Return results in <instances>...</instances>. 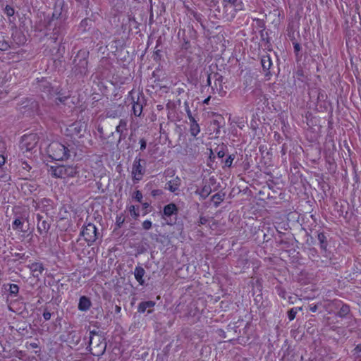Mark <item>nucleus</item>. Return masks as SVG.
I'll return each instance as SVG.
<instances>
[{"mask_svg": "<svg viewBox=\"0 0 361 361\" xmlns=\"http://www.w3.org/2000/svg\"><path fill=\"white\" fill-rule=\"evenodd\" d=\"M52 176L59 178L74 177L78 173V168L73 165L52 166L49 170Z\"/></svg>", "mask_w": 361, "mask_h": 361, "instance_id": "nucleus-1", "label": "nucleus"}, {"mask_svg": "<svg viewBox=\"0 0 361 361\" xmlns=\"http://www.w3.org/2000/svg\"><path fill=\"white\" fill-rule=\"evenodd\" d=\"M47 152L50 158L56 161L63 160L69 157V151L67 147L58 142L49 144Z\"/></svg>", "mask_w": 361, "mask_h": 361, "instance_id": "nucleus-2", "label": "nucleus"}, {"mask_svg": "<svg viewBox=\"0 0 361 361\" xmlns=\"http://www.w3.org/2000/svg\"><path fill=\"white\" fill-rule=\"evenodd\" d=\"M89 346L92 355L99 356L104 353L106 344L101 335H96V336H90Z\"/></svg>", "mask_w": 361, "mask_h": 361, "instance_id": "nucleus-3", "label": "nucleus"}, {"mask_svg": "<svg viewBox=\"0 0 361 361\" xmlns=\"http://www.w3.org/2000/svg\"><path fill=\"white\" fill-rule=\"evenodd\" d=\"M99 235L96 226L91 223L84 226L80 232V235L84 238L88 245H92L98 238Z\"/></svg>", "mask_w": 361, "mask_h": 361, "instance_id": "nucleus-4", "label": "nucleus"}, {"mask_svg": "<svg viewBox=\"0 0 361 361\" xmlns=\"http://www.w3.org/2000/svg\"><path fill=\"white\" fill-rule=\"evenodd\" d=\"M37 142L36 134L25 135L22 137L20 147L23 152H30L36 147Z\"/></svg>", "mask_w": 361, "mask_h": 361, "instance_id": "nucleus-5", "label": "nucleus"}, {"mask_svg": "<svg viewBox=\"0 0 361 361\" xmlns=\"http://www.w3.org/2000/svg\"><path fill=\"white\" fill-rule=\"evenodd\" d=\"M142 161L145 164V160L136 157L133 161V164L132 166V176L133 180L137 181H139L142 178L143 175L145 172V169L144 166L141 164Z\"/></svg>", "mask_w": 361, "mask_h": 361, "instance_id": "nucleus-6", "label": "nucleus"}, {"mask_svg": "<svg viewBox=\"0 0 361 361\" xmlns=\"http://www.w3.org/2000/svg\"><path fill=\"white\" fill-rule=\"evenodd\" d=\"M86 125L81 122H75L70 125L67 128V131L72 137H81L83 134L82 132L85 130Z\"/></svg>", "mask_w": 361, "mask_h": 361, "instance_id": "nucleus-7", "label": "nucleus"}, {"mask_svg": "<svg viewBox=\"0 0 361 361\" xmlns=\"http://www.w3.org/2000/svg\"><path fill=\"white\" fill-rule=\"evenodd\" d=\"M81 335L76 331H69L65 338V341L68 343L70 346H76L80 341Z\"/></svg>", "mask_w": 361, "mask_h": 361, "instance_id": "nucleus-8", "label": "nucleus"}, {"mask_svg": "<svg viewBox=\"0 0 361 361\" xmlns=\"http://www.w3.org/2000/svg\"><path fill=\"white\" fill-rule=\"evenodd\" d=\"M155 304V302L151 300L142 302L138 305V312L151 314L153 312Z\"/></svg>", "mask_w": 361, "mask_h": 361, "instance_id": "nucleus-9", "label": "nucleus"}, {"mask_svg": "<svg viewBox=\"0 0 361 361\" xmlns=\"http://www.w3.org/2000/svg\"><path fill=\"white\" fill-rule=\"evenodd\" d=\"M130 96L131 97L133 104V111L135 116H140L142 112V104L140 102L139 95L137 94V101H135V92L133 91L130 92Z\"/></svg>", "mask_w": 361, "mask_h": 361, "instance_id": "nucleus-10", "label": "nucleus"}, {"mask_svg": "<svg viewBox=\"0 0 361 361\" xmlns=\"http://www.w3.org/2000/svg\"><path fill=\"white\" fill-rule=\"evenodd\" d=\"M181 183V180L179 177H176L174 179L169 180L166 184L165 188L169 191L174 192L179 190Z\"/></svg>", "mask_w": 361, "mask_h": 361, "instance_id": "nucleus-11", "label": "nucleus"}, {"mask_svg": "<svg viewBox=\"0 0 361 361\" xmlns=\"http://www.w3.org/2000/svg\"><path fill=\"white\" fill-rule=\"evenodd\" d=\"M127 130V121L124 119H121L119 121V124L116 128V131L119 133L118 142L126 138V134L124 133Z\"/></svg>", "mask_w": 361, "mask_h": 361, "instance_id": "nucleus-12", "label": "nucleus"}, {"mask_svg": "<svg viewBox=\"0 0 361 361\" xmlns=\"http://www.w3.org/2000/svg\"><path fill=\"white\" fill-rule=\"evenodd\" d=\"M29 268L32 274V276L35 278H38L44 269L43 264L39 262H35L31 264L29 266Z\"/></svg>", "mask_w": 361, "mask_h": 361, "instance_id": "nucleus-13", "label": "nucleus"}, {"mask_svg": "<svg viewBox=\"0 0 361 361\" xmlns=\"http://www.w3.org/2000/svg\"><path fill=\"white\" fill-rule=\"evenodd\" d=\"M37 219L38 220L37 224V231L40 234H43L46 233L49 229V224L45 221L42 220V216L40 214L37 215Z\"/></svg>", "mask_w": 361, "mask_h": 361, "instance_id": "nucleus-14", "label": "nucleus"}, {"mask_svg": "<svg viewBox=\"0 0 361 361\" xmlns=\"http://www.w3.org/2000/svg\"><path fill=\"white\" fill-rule=\"evenodd\" d=\"M145 274V269L142 267H136L134 270V276L137 281L140 285H144L145 281L143 279V276Z\"/></svg>", "mask_w": 361, "mask_h": 361, "instance_id": "nucleus-15", "label": "nucleus"}, {"mask_svg": "<svg viewBox=\"0 0 361 361\" xmlns=\"http://www.w3.org/2000/svg\"><path fill=\"white\" fill-rule=\"evenodd\" d=\"M212 191L210 185L205 184L201 190L197 189L195 193L198 194L202 199L204 200L211 194Z\"/></svg>", "mask_w": 361, "mask_h": 361, "instance_id": "nucleus-16", "label": "nucleus"}, {"mask_svg": "<svg viewBox=\"0 0 361 361\" xmlns=\"http://www.w3.org/2000/svg\"><path fill=\"white\" fill-rule=\"evenodd\" d=\"M91 306L90 300L86 296H82L80 298L78 308L80 310L86 311Z\"/></svg>", "mask_w": 361, "mask_h": 361, "instance_id": "nucleus-17", "label": "nucleus"}, {"mask_svg": "<svg viewBox=\"0 0 361 361\" xmlns=\"http://www.w3.org/2000/svg\"><path fill=\"white\" fill-rule=\"evenodd\" d=\"M231 6L225 5V8L228 11L230 8L234 10L235 12L243 10V4L241 0H236Z\"/></svg>", "mask_w": 361, "mask_h": 361, "instance_id": "nucleus-18", "label": "nucleus"}, {"mask_svg": "<svg viewBox=\"0 0 361 361\" xmlns=\"http://www.w3.org/2000/svg\"><path fill=\"white\" fill-rule=\"evenodd\" d=\"M177 211V207L175 204H169L164 207L163 213L165 216H170L175 212Z\"/></svg>", "mask_w": 361, "mask_h": 361, "instance_id": "nucleus-19", "label": "nucleus"}, {"mask_svg": "<svg viewBox=\"0 0 361 361\" xmlns=\"http://www.w3.org/2000/svg\"><path fill=\"white\" fill-rule=\"evenodd\" d=\"M261 63L264 71H269L272 65L271 58L269 56H263Z\"/></svg>", "mask_w": 361, "mask_h": 361, "instance_id": "nucleus-20", "label": "nucleus"}, {"mask_svg": "<svg viewBox=\"0 0 361 361\" xmlns=\"http://www.w3.org/2000/svg\"><path fill=\"white\" fill-rule=\"evenodd\" d=\"M317 239L319 241L321 249L326 250L327 247V240L324 233H319L317 235Z\"/></svg>", "mask_w": 361, "mask_h": 361, "instance_id": "nucleus-21", "label": "nucleus"}, {"mask_svg": "<svg viewBox=\"0 0 361 361\" xmlns=\"http://www.w3.org/2000/svg\"><path fill=\"white\" fill-rule=\"evenodd\" d=\"M200 127L197 123L190 124V133L192 136L196 137L200 133Z\"/></svg>", "mask_w": 361, "mask_h": 361, "instance_id": "nucleus-22", "label": "nucleus"}, {"mask_svg": "<svg viewBox=\"0 0 361 361\" xmlns=\"http://www.w3.org/2000/svg\"><path fill=\"white\" fill-rule=\"evenodd\" d=\"M224 194L216 193L212 197V200L214 202L215 207H218L219 204L224 200Z\"/></svg>", "mask_w": 361, "mask_h": 361, "instance_id": "nucleus-23", "label": "nucleus"}, {"mask_svg": "<svg viewBox=\"0 0 361 361\" xmlns=\"http://www.w3.org/2000/svg\"><path fill=\"white\" fill-rule=\"evenodd\" d=\"M23 222L20 219H16L13 222V229L18 231H23Z\"/></svg>", "mask_w": 361, "mask_h": 361, "instance_id": "nucleus-24", "label": "nucleus"}, {"mask_svg": "<svg viewBox=\"0 0 361 361\" xmlns=\"http://www.w3.org/2000/svg\"><path fill=\"white\" fill-rule=\"evenodd\" d=\"M8 290L11 295H13L16 296L19 291V287L16 284H9Z\"/></svg>", "mask_w": 361, "mask_h": 361, "instance_id": "nucleus-25", "label": "nucleus"}, {"mask_svg": "<svg viewBox=\"0 0 361 361\" xmlns=\"http://www.w3.org/2000/svg\"><path fill=\"white\" fill-rule=\"evenodd\" d=\"M129 212L130 215L134 218L137 219L139 216V212H137V208H135L134 205H131L129 207Z\"/></svg>", "mask_w": 361, "mask_h": 361, "instance_id": "nucleus-26", "label": "nucleus"}, {"mask_svg": "<svg viewBox=\"0 0 361 361\" xmlns=\"http://www.w3.org/2000/svg\"><path fill=\"white\" fill-rule=\"evenodd\" d=\"M235 159V155L234 154H231L229 155L226 159L224 161V166H226V167H230L232 165V163H233V161Z\"/></svg>", "mask_w": 361, "mask_h": 361, "instance_id": "nucleus-27", "label": "nucleus"}, {"mask_svg": "<svg viewBox=\"0 0 361 361\" xmlns=\"http://www.w3.org/2000/svg\"><path fill=\"white\" fill-rule=\"evenodd\" d=\"M299 310H302L301 307H296L291 308L288 311V316H295Z\"/></svg>", "mask_w": 361, "mask_h": 361, "instance_id": "nucleus-28", "label": "nucleus"}, {"mask_svg": "<svg viewBox=\"0 0 361 361\" xmlns=\"http://www.w3.org/2000/svg\"><path fill=\"white\" fill-rule=\"evenodd\" d=\"M133 198H135L138 202H142V194L140 190H136L134 192Z\"/></svg>", "mask_w": 361, "mask_h": 361, "instance_id": "nucleus-29", "label": "nucleus"}, {"mask_svg": "<svg viewBox=\"0 0 361 361\" xmlns=\"http://www.w3.org/2000/svg\"><path fill=\"white\" fill-rule=\"evenodd\" d=\"M349 307L347 305H343L341 308L339 316H345L349 312Z\"/></svg>", "mask_w": 361, "mask_h": 361, "instance_id": "nucleus-30", "label": "nucleus"}, {"mask_svg": "<svg viewBox=\"0 0 361 361\" xmlns=\"http://www.w3.org/2000/svg\"><path fill=\"white\" fill-rule=\"evenodd\" d=\"M5 13L8 16H12L14 14V9L11 6L7 5L5 7Z\"/></svg>", "mask_w": 361, "mask_h": 361, "instance_id": "nucleus-31", "label": "nucleus"}, {"mask_svg": "<svg viewBox=\"0 0 361 361\" xmlns=\"http://www.w3.org/2000/svg\"><path fill=\"white\" fill-rule=\"evenodd\" d=\"M9 48V44L7 42L3 40L0 41V50L6 51Z\"/></svg>", "mask_w": 361, "mask_h": 361, "instance_id": "nucleus-32", "label": "nucleus"}, {"mask_svg": "<svg viewBox=\"0 0 361 361\" xmlns=\"http://www.w3.org/2000/svg\"><path fill=\"white\" fill-rule=\"evenodd\" d=\"M152 224L149 220H146L142 223V228L145 230H149L152 228Z\"/></svg>", "mask_w": 361, "mask_h": 361, "instance_id": "nucleus-33", "label": "nucleus"}, {"mask_svg": "<svg viewBox=\"0 0 361 361\" xmlns=\"http://www.w3.org/2000/svg\"><path fill=\"white\" fill-rule=\"evenodd\" d=\"M163 194V192L161 190H159V189H157V190H153L152 192H151V195L153 196V197H157V196H160Z\"/></svg>", "mask_w": 361, "mask_h": 361, "instance_id": "nucleus-34", "label": "nucleus"}, {"mask_svg": "<svg viewBox=\"0 0 361 361\" xmlns=\"http://www.w3.org/2000/svg\"><path fill=\"white\" fill-rule=\"evenodd\" d=\"M43 91L44 92H47V95L50 94L51 92V88L50 87V85H49V82H47L44 85V90Z\"/></svg>", "mask_w": 361, "mask_h": 361, "instance_id": "nucleus-35", "label": "nucleus"}, {"mask_svg": "<svg viewBox=\"0 0 361 361\" xmlns=\"http://www.w3.org/2000/svg\"><path fill=\"white\" fill-rule=\"evenodd\" d=\"M140 149L141 150H144L146 148V146H147L146 140L145 139H143V138L140 139Z\"/></svg>", "mask_w": 361, "mask_h": 361, "instance_id": "nucleus-36", "label": "nucleus"}, {"mask_svg": "<svg viewBox=\"0 0 361 361\" xmlns=\"http://www.w3.org/2000/svg\"><path fill=\"white\" fill-rule=\"evenodd\" d=\"M293 47L295 52L298 54L301 49L300 45L298 43H293Z\"/></svg>", "mask_w": 361, "mask_h": 361, "instance_id": "nucleus-37", "label": "nucleus"}, {"mask_svg": "<svg viewBox=\"0 0 361 361\" xmlns=\"http://www.w3.org/2000/svg\"><path fill=\"white\" fill-rule=\"evenodd\" d=\"M207 219L204 216H200L199 220V225H204L207 222Z\"/></svg>", "mask_w": 361, "mask_h": 361, "instance_id": "nucleus-38", "label": "nucleus"}, {"mask_svg": "<svg viewBox=\"0 0 361 361\" xmlns=\"http://www.w3.org/2000/svg\"><path fill=\"white\" fill-rule=\"evenodd\" d=\"M6 158L3 155H0V169H2V166L5 164Z\"/></svg>", "mask_w": 361, "mask_h": 361, "instance_id": "nucleus-39", "label": "nucleus"}, {"mask_svg": "<svg viewBox=\"0 0 361 361\" xmlns=\"http://www.w3.org/2000/svg\"><path fill=\"white\" fill-rule=\"evenodd\" d=\"M22 167L23 169L26 170V171H30L31 167L30 166V165L25 162V161H23L22 162Z\"/></svg>", "mask_w": 361, "mask_h": 361, "instance_id": "nucleus-40", "label": "nucleus"}, {"mask_svg": "<svg viewBox=\"0 0 361 361\" xmlns=\"http://www.w3.org/2000/svg\"><path fill=\"white\" fill-rule=\"evenodd\" d=\"M185 111L187 113L188 118H189L190 115H192V112H191L190 107L187 103L185 104Z\"/></svg>", "mask_w": 361, "mask_h": 361, "instance_id": "nucleus-41", "label": "nucleus"}, {"mask_svg": "<svg viewBox=\"0 0 361 361\" xmlns=\"http://www.w3.org/2000/svg\"><path fill=\"white\" fill-rule=\"evenodd\" d=\"M296 75H297V77L299 80H302V77L304 76V74H303V71L302 70H298L297 72H296Z\"/></svg>", "mask_w": 361, "mask_h": 361, "instance_id": "nucleus-42", "label": "nucleus"}, {"mask_svg": "<svg viewBox=\"0 0 361 361\" xmlns=\"http://www.w3.org/2000/svg\"><path fill=\"white\" fill-rule=\"evenodd\" d=\"M185 151L186 154H188V155H192L194 154L192 148L187 147L185 149Z\"/></svg>", "mask_w": 361, "mask_h": 361, "instance_id": "nucleus-43", "label": "nucleus"}, {"mask_svg": "<svg viewBox=\"0 0 361 361\" xmlns=\"http://www.w3.org/2000/svg\"><path fill=\"white\" fill-rule=\"evenodd\" d=\"M189 121H190V123H197V121L195 120V118H194V116L192 115H190V117L188 118Z\"/></svg>", "mask_w": 361, "mask_h": 361, "instance_id": "nucleus-44", "label": "nucleus"}, {"mask_svg": "<svg viewBox=\"0 0 361 361\" xmlns=\"http://www.w3.org/2000/svg\"><path fill=\"white\" fill-rule=\"evenodd\" d=\"M149 207V204L147 202L142 203V207L144 209H147ZM148 212L147 210L145 212V214H146Z\"/></svg>", "mask_w": 361, "mask_h": 361, "instance_id": "nucleus-45", "label": "nucleus"}, {"mask_svg": "<svg viewBox=\"0 0 361 361\" xmlns=\"http://www.w3.org/2000/svg\"><path fill=\"white\" fill-rule=\"evenodd\" d=\"M29 346L31 348H38V343L34 342V343H30L28 344Z\"/></svg>", "mask_w": 361, "mask_h": 361, "instance_id": "nucleus-46", "label": "nucleus"}, {"mask_svg": "<svg viewBox=\"0 0 361 361\" xmlns=\"http://www.w3.org/2000/svg\"><path fill=\"white\" fill-rule=\"evenodd\" d=\"M217 155H218V157H219V158H222V157H224L225 153H224V152L223 150H220V151H219V152H217Z\"/></svg>", "mask_w": 361, "mask_h": 361, "instance_id": "nucleus-47", "label": "nucleus"}, {"mask_svg": "<svg viewBox=\"0 0 361 361\" xmlns=\"http://www.w3.org/2000/svg\"><path fill=\"white\" fill-rule=\"evenodd\" d=\"M354 350H355V353H360V352H361V345H357L355 348Z\"/></svg>", "mask_w": 361, "mask_h": 361, "instance_id": "nucleus-48", "label": "nucleus"}, {"mask_svg": "<svg viewBox=\"0 0 361 361\" xmlns=\"http://www.w3.org/2000/svg\"><path fill=\"white\" fill-rule=\"evenodd\" d=\"M96 335H99V334L97 332H96L95 330L90 331V336H96Z\"/></svg>", "mask_w": 361, "mask_h": 361, "instance_id": "nucleus-49", "label": "nucleus"}, {"mask_svg": "<svg viewBox=\"0 0 361 361\" xmlns=\"http://www.w3.org/2000/svg\"><path fill=\"white\" fill-rule=\"evenodd\" d=\"M310 309L312 312H315L317 309V307L316 305L311 306Z\"/></svg>", "mask_w": 361, "mask_h": 361, "instance_id": "nucleus-50", "label": "nucleus"}, {"mask_svg": "<svg viewBox=\"0 0 361 361\" xmlns=\"http://www.w3.org/2000/svg\"><path fill=\"white\" fill-rule=\"evenodd\" d=\"M210 98H211L210 97H208L207 98H206V99L203 101V103H204V104H209V100H210Z\"/></svg>", "mask_w": 361, "mask_h": 361, "instance_id": "nucleus-51", "label": "nucleus"}, {"mask_svg": "<svg viewBox=\"0 0 361 361\" xmlns=\"http://www.w3.org/2000/svg\"><path fill=\"white\" fill-rule=\"evenodd\" d=\"M123 222V219H121V218H118L116 221V223L118 224V226H120L121 224H122Z\"/></svg>", "mask_w": 361, "mask_h": 361, "instance_id": "nucleus-52", "label": "nucleus"}, {"mask_svg": "<svg viewBox=\"0 0 361 361\" xmlns=\"http://www.w3.org/2000/svg\"><path fill=\"white\" fill-rule=\"evenodd\" d=\"M60 14H61V13L57 14V13H56V11H55V12L53 13V17H54V18H58L59 17Z\"/></svg>", "mask_w": 361, "mask_h": 361, "instance_id": "nucleus-53", "label": "nucleus"}, {"mask_svg": "<svg viewBox=\"0 0 361 361\" xmlns=\"http://www.w3.org/2000/svg\"><path fill=\"white\" fill-rule=\"evenodd\" d=\"M292 299H296V297L295 296H290L289 297V301L293 303V301L292 300Z\"/></svg>", "mask_w": 361, "mask_h": 361, "instance_id": "nucleus-54", "label": "nucleus"}, {"mask_svg": "<svg viewBox=\"0 0 361 361\" xmlns=\"http://www.w3.org/2000/svg\"><path fill=\"white\" fill-rule=\"evenodd\" d=\"M43 316L44 317L51 316V314L49 312H44Z\"/></svg>", "mask_w": 361, "mask_h": 361, "instance_id": "nucleus-55", "label": "nucleus"}, {"mask_svg": "<svg viewBox=\"0 0 361 361\" xmlns=\"http://www.w3.org/2000/svg\"><path fill=\"white\" fill-rule=\"evenodd\" d=\"M207 83H208L209 85H211L210 75L208 76Z\"/></svg>", "mask_w": 361, "mask_h": 361, "instance_id": "nucleus-56", "label": "nucleus"}, {"mask_svg": "<svg viewBox=\"0 0 361 361\" xmlns=\"http://www.w3.org/2000/svg\"><path fill=\"white\" fill-rule=\"evenodd\" d=\"M279 295L282 297V298H285V293H280Z\"/></svg>", "mask_w": 361, "mask_h": 361, "instance_id": "nucleus-57", "label": "nucleus"}, {"mask_svg": "<svg viewBox=\"0 0 361 361\" xmlns=\"http://www.w3.org/2000/svg\"><path fill=\"white\" fill-rule=\"evenodd\" d=\"M44 319H45L46 321L50 319V317H44Z\"/></svg>", "mask_w": 361, "mask_h": 361, "instance_id": "nucleus-58", "label": "nucleus"}, {"mask_svg": "<svg viewBox=\"0 0 361 361\" xmlns=\"http://www.w3.org/2000/svg\"><path fill=\"white\" fill-rule=\"evenodd\" d=\"M234 16H235V13H232L231 14V18H234Z\"/></svg>", "mask_w": 361, "mask_h": 361, "instance_id": "nucleus-59", "label": "nucleus"}, {"mask_svg": "<svg viewBox=\"0 0 361 361\" xmlns=\"http://www.w3.org/2000/svg\"><path fill=\"white\" fill-rule=\"evenodd\" d=\"M294 318H295V317H290V320H293Z\"/></svg>", "mask_w": 361, "mask_h": 361, "instance_id": "nucleus-60", "label": "nucleus"}, {"mask_svg": "<svg viewBox=\"0 0 361 361\" xmlns=\"http://www.w3.org/2000/svg\"><path fill=\"white\" fill-rule=\"evenodd\" d=\"M83 63L87 64V61H83Z\"/></svg>", "mask_w": 361, "mask_h": 361, "instance_id": "nucleus-61", "label": "nucleus"}]
</instances>
